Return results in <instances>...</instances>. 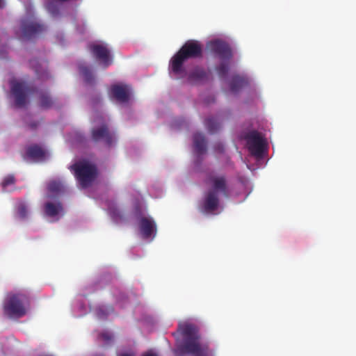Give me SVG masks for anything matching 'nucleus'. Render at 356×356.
Segmentation results:
<instances>
[{
    "label": "nucleus",
    "instance_id": "26",
    "mask_svg": "<svg viewBox=\"0 0 356 356\" xmlns=\"http://www.w3.org/2000/svg\"><path fill=\"white\" fill-rule=\"evenodd\" d=\"M47 8L48 11L54 16L56 17L59 15L60 13V8L58 6L54 4L53 2H49L47 6Z\"/></svg>",
    "mask_w": 356,
    "mask_h": 356
},
{
    "label": "nucleus",
    "instance_id": "11",
    "mask_svg": "<svg viewBox=\"0 0 356 356\" xmlns=\"http://www.w3.org/2000/svg\"><path fill=\"white\" fill-rule=\"evenodd\" d=\"M43 211L46 216L58 220L63 212V207L60 199H47L43 205Z\"/></svg>",
    "mask_w": 356,
    "mask_h": 356
},
{
    "label": "nucleus",
    "instance_id": "25",
    "mask_svg": "<svg viewBox=\"0 0 356 356\" xmlns=\"http://www.w3.org/2000/svg\"><path fill=\"white\" fill-rule=\"evenodd\" d=\"M218 74L220 77H225L229 71V65L226 63H221L220 65L216 68Z\"/></svg>",
    "mask_w": 356,
    "mask_h": 356
},
{
    "label": "nucleus",
    "instance_id": "32",
    "mask_svg": "<svg viewBox=\"0 0 356 356\" xmlns=\"http://www.w3.org/2000/svg\"><path fill=\"white\" fill-rule=\"evenodd\" d=\"M29 127L31 129H34L37 127L38 123L37 122H31L28 124Z\"/></svg>",
    "mask_w": 356,
    "mask_h": 356
},
{
    "label": "nucleus",
    "instance_id": "36",
    "mask_svg": "<svg viewBox=\"0 0 356 356\" xmlns=\"http://www.w3.org/2000/svg\"><path fill=\"white\" fill-rule=\"evenodd\" d=\"M2 6V0H0V8Z\"/></svg>",
    "mask_w": 356,
    "mask_h": 356
},
{
    "label": "nucleus",
    "instance_id": "14",
    "mask_svg": "<svg viewBox=\"0 0 356 356\" xmlns=\"http://www.w3.org/2000/svg\"><path fill=\"white\" fill-rule=\"evenodd\" d=\"M138 227L144 238L154 237L156 233V226L154 220L150 217L142 216L138 219Z\"/></svg>",
    "mask_w": 356,
    "mask_h": 356
},
{
    "label": "nucleus",
    "instance_id": "16",
    "mask_svg": "<svg viewBox=\"0 0 356 356\" xmlns=\"http://www.w3.org/2000/svg\"><path fill=\"white\" fill-rule=\"evenodd\" d=\"M26 155L32 160L42 161L46 159L47 152L40 146L33 145L27 148Z\"/></svg>",
    "mask_w": 356,
    "mask_h": 356
},
{
    "label": "nucleus",
    "instance_id": "7",
    "mask_svg": "<svg viewBox=\"0 0 356 356\" xmlns=\"http://www.w3.org/2000/svg\"><path fill=\"white\" fill-rule=\"evenodd\" d=\"M245 138L250 154L257 158H262L267 144L261 134L257 131H252L246 134Z\"/></svg>",
    "mask_w": 356,
    "mask_h": 356
},
{
    "label": "nucleus",
    "instance_id": "28",
    "mask_svg": "<svg viewBox=\"0 0 356 356\" xmlns=\"http://www.w3.org/2000/svg\"><path fill=\"white\" fill-rule=\"evenodd\" d=\"M18 215L21 218H24L27 216V210L24 205H20L18 208Z\"/></svg>",
    "mask_w": 356,
    "mask_h": 356
},
{
    "label": "nucleus",
    "instance_id": "1",
    "mask_svg": "<svg viewBox=\"0 0 356 356\" xmlns=\"http://www.w3.org/2000/svg\"><path fill=\"white\" fill-rule=\"evenodd\" d=\"M203 46L195 40H187L170 61V70L180 76L185 77L186 70L184 63L189 58H200L202 56Z\"/></svg>",
    "mask_w": 356,
    "mask_h": 356
},
{
    "label": "nucleus",
    "instance_id": "24",
    "mask_svg": "<svg viewBox=\"0 0 356 356\" xmlns=\"http://www.w3.org/2000/svg\"><path fill=\"white\" fill-rule=\"evenodd\" d=\"M15 177L13 175H8L7 176H6L1 182L3 191H6V188L8 186L15 184Z\"/></svg>",
    "mask_w": 356,
    "mask_h": 356
},
{
    "label": "nucleus",
    "instance_id": "2",
    "mask_svg": "<svg viewBox=\"0 0 356 356\" xmlns=\"http://www.w3.org/2000/svg\"><path fill=\"white\" fill-rule=\"evenodd\" d=\"M179 330L184 339V343L178 349L181 353L193 356H211L208 345L199 342L200 335L196 325L184 323L179 325Z\"/></svg>",
    "mask_w": 356,
    "mask_h": 356
},
{
    "label": "nucleus",
    "instance_id": "4",
    "mask_svg": "<svg viewBox=\"0 0 356 356\" xmlns=\"http://www.w3.org/2000/svg\"><path fill=\"white\" fill-rule=\"evenodd\" d=\"M75 176L82 188H88L95 181L97 177V168L90 162L83 160L71 166Z\"/></svg>",
    "mask_w": 356,
    "mask_h": 356
},
{
    "label": "nucleus",
    "instance_id": "19",
    "mask_svg": "<svg viewBox=\"0 0 356 356\" xmlns=\"http://www.w3.org/2000/svg\"><path fill=\"white\" fill-rule=\"evenodd\" d=\"M247 84L248 80L245 77L239 75H234L232 78L229 87L232 92H236Z\"/></svg>",
    "mask_w": 356,
    "mask_h": 356
},
{
    "label": "nucleus",
    "instance_id": "10",
    "mask_svg": "<svg viewBox=\"0 0 356 356\" xmlns=\"http://www.w3.org/2000/svg\"><path fill=\"white\" fill-rule=\"evenodd\" d=\"M22 31L23 38L31 39L43 33L46 31V26L36 21H22Z\"/></svg>",
    "mask_w": 356,
    "mask_h": 356
},
{
    "label": "nucleus",
    "instance_id": "8",
    "mask_svg": "<svg viewBox=\"0 0 356 356\" xmlns=\"http://www.w3.org/2000/svg\"><path fill=\"white\" fill-rule=\"evenodd\" d=\"M11 93L15 98V106L17 108L24 107L27 102L28 95L31 93V88L24 83L11 81Z\"/></svg>",
    "mask_w": 356,
    "mask_h": 356
},
{
    "label": "nucleus",
    "instance_id": "6",
    "mask_svg": "<svg viewBox=\"0 0 356 356\" xmlns=\"http://www.w3.org/2000/svg\"><path fill=\"white\" fill-rule=\"evenodd\" d=\"M91 136L95 142L103 141L107 146L112 145L116 141L115 134L110 130L108 123L102 116L95 119Z\"/></svg>",
    "mask_w": 356,
    "mask_h": 356
},
{
    "label": "nucleus",
    "instance_id": "17",
    "mask_svg": "<svg viewBox=\"0 0 356 356\" xmlns=\"http://www.w3.org/2000/svg\"><path fill=\"white\" fill-rule=\"evenodd\" d=\"M187 76L188 81L191 83H196L207 79L208 74L202 67H196Z\"/></svg>",
    "mask_w": 356,
    "mask_h": 356
},
{
    "label": "nucleus",
    "instance_id": "29",
    "mask_svg": "<svg viewBox=\"0 0 356 356\" xmlns=\"http://www.w3.org/2000/svg\"><path fill=\"white\" fill-rule=\"evenodd\" d=\"M214 150L217 153H222V152H224L225 147H224L223 144L221 143H216L215 145H214Z\"/></svg>",
    "mask_w": 356,
    "mask_h": 356
},
{
    "label": "nucleus",
    "instance_id": "22",
    "mask_svg": "<svg viewBox=\"0 0 356 356\" xmlns=\"http://www.w3.org/2000/svg\"><path fill=\"white\" fill-rule=\"evenodd\" d=\"M36 60H31L30 64L33 67H35V71L38 76V78L41 80H46L51 77L49 72L47 69H43L41 67L40 65H36L35 66V63H36Z\"/></svg>",
    "mask_w": 356,
    "mask_h": 356
},
{
    "label": "nucleus",
    "instance_id": "27",
    "mask_svg": "<svg viewBox=\"0 0 356 356\" xmlns=\"http://www.w3.org/2000/svg\"><path fill=\"white\" fill-rule=\"evenodd\" d=\"M108 211H109L110 215L114 220H117L118 218H121L122 216L120 215V212L117 208L110 207Z\"/></svg>",
    "mask_w": 356,
    "mask_h": 356
},
{
    "label": "nucleus",
    "instance_id": "13",
    "mask_svg": "<svg viewBox=\"0 0 356 356\" xmlns=\"http://www.w3.org/2000/svg\"><path fill=\"white\" fill-rule=\"evenodd\" d=\"M112 97L120 103H127L131 95V89L128 85L114 84L111 87Z\"/></svg>",
    "mask_w": 356,
    "mask_h": 356
},
{
    "label": "nucleus",
    "instance_id": "3",
    "mask_svg": "<svg viewBox=\"0 0 356 356\" xmlns=\"http://www.w3.org/2000/svg\"><path fill=\"white\" fill-rule=\"evenodd\" d=\"M205 182L211 186V189L205 194L202 209L204 212L211 213L218 207V193L227 197L229 196L227 181L225 175L209 174Z\"/></svg>",
    "mask_w": 356,
    "mask_h": 356
},
{
    "label": "nucleus",
    "instance_id": "15",
    "mask_svg": "<svg viewBox=\"0 0 356 356\" xmlns=\"http://www.w3.org/2000/svg\"><path fill=\"white\" fill-rule=\"evenodd\" d=\"M64 185L58 179H51L47 184V199H60L63 192Z\"/></svg>",
    "mask_w": 356,
    "mask_h": 356
},
{
    "label": "nucleus",
    "instance_id": "9",
    "mask_svg": "<svg viewBox=\"0 0 356 356\" xmlns=\"http://www.w3.org/2000/svg\"><path fill=\"white\" fill-rule=\"evenodd\" d=\"M88 48L93 57L101 62L104 68L112 64L113 58L111 51L106 44L92 43L89 44Z\"/></svg>",
    "mask_w": 356,
    "mask_h": 356
},
{
    "label": "nucleus",
    "instance_id": "18",
    "mask_svg": "<svg viewBox=\"0 0 356 356\" xmlns=\"http://www.w3.org/2000/svg\"><path fill=\"white\" fill-rule=\"evenodd\" d=\"M193 147L198 155H202L207 152V140L203 134L195 133L193 135Z\"/></svg>",
    "mask_w": 356,
    "mask_h": 356
},
{
    "label": "nucleus",
    "instance_id": "21",
    "mask_svg": "<svg viewBox=\"0 0 356 356\" xmlns=\"http://www.w3.org/2000/svg\"><path fill=\"white\" fill-rule=\"evenodd\" d=\"M204 124L211 134L216 133L220 128V124L213 117L207 118Z\"/></svg>",
    "mask_w": 356,
    "mask_h": 356
},
{
    "label": "nucleus",
    "instance_id": "33",
    "mask_svg": "<svg viewBox=\"0 0 356 356\" xmlns=\"http://www.w3.org/2000/svg\"><path fill=\"white\" fill-rule=\"evenodd\" d=\"M119 356H134L132 353H123L120 355Z\"/></svg>",
    "mask_w": 356,
    "mask_h": 356
},
{
    "label": "nucleus",
    "instance_id": "31",
    "mask_svg": "<svg viewBox=\"0 0 356 356\" xmlns=\"http://www.w3.org/2000/svg\"><path fill=\"white\" fill-rule=\"evenodd\" d=\"M76 29H77V31L79 32L80 33H83L86 31V26L83 24L81 27L78 26L76 28Z\"/></svg>",
    "mask_w": 356,
    "mask_h": 356
},
{
    "label": "nucleus",
    "instance_id": "12",
    "mask_svg": "<svg viewBox=\"0 0 356 356\" xmlns=\"http://www.w3.org/2000/svg\"><path fill=\"white\" fill-rule=\"evenodd\" d=\"M210 50L222 60H229L232 57V49L226 42L216 40L208 43Z\"/></svg>",
    "mask_w": 356,
    "mask_h": 356
},
{
    "label": "nucleus",
    "instance_id": "35",
    "mask_svg": "<svg viewBox=\"0 0 356 356\" xmlns=\"http://www.w3.org/2000/svg\"><path fill=\"white\" fill-rule=\"evenodd\" d=\"M101 313H102V309H99V310L98 311V316H99V317H102Z\"/></svg>",
    "mask_w": 356,
    "mask_h": 356
},
{
    "label": "nucleus",
    "instance_id": "5",
    "mask_svg": "<svg viewBox=\"0 0 356 356\" xmlns=\"http://www.w3.org/2000/svg\"><path fill=\"white\" fill-rule=\"evenodd\" d=\"M26 296L20 293L8 295L3 303L4 314L9 318H21L26 313Z\"/></svg>",
    "mask_w": 356,
    "mask_h": 356
},
{
    "label": "nucleus",
    "instance_id": "20",
    "mask_svg": "<svg viewBox=\"0 0 356 356\" xmlns=\"http://www.w3.org/2000/svg\"><path fill=\"white\" fill-rule=\"evenodd\" d=\"M79 72L83 76L84 81L89 85H94L95 83V77L91 69L88 66L81 65L79 67Z\"/></svg>",
    "mask_w": 356,
    "mask_h": 356
},
{
    "label": "nucleus",
    "instance_id": "34",
    "mask_svg": "<svg viewBox=\"0 0 356 356\" xmlns=\"http://www.w3.org/2000/svg\"><path fill=\"white\" fill-rule=\"evenodd\" d=\"M143 356H157V355L156 354H153V353H148V354L144 355Z\"/></svg>",
    "mask_w": 356,
    "mask_h": 356
},
{
    "label": "nucleus",
    "instance_id": "23",
    "mask_svg": "<svg viewBox=\"0 0 356 356\" xmlns=\"http://www.w3.org/2000/svg\"><path fill=\"white\" fill-rule=\"evenodd\" d=\"M39 99L40 106L42 108L47 109L53 106L54 101L47 92H40Z\"/></svg>",
    "mask_w": 356,
    "mask_h": 356
},
{
    "label": "nucleus",
    "instance_id": "30",
    "mask_svg": "<svg viewBox=\"0 0 356 356\" xmlns=\"http://www.w3.org/2000/svg\"><path fill=\"white\" fill-rule=\"evenodd\" d=\"M100 336H101L102 339L106 342L113 340V338L112 334H111L108 332L102 333Z\"/></svg>",
    "mask_w": 356,
    "mask_h": 356
}]
</instances>
